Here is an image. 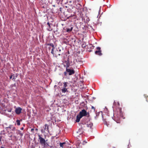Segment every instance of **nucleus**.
<instances>
[{"instance_id": "obj_1", "label": "nucleus", "mask_w": 148, "mask_h": 148, "mask_svg": "<svg viewBox=\"0 0 148 148\" xmlns=\"http://www.w3.org/2000/svg\"><path fill=\"white\" fill-rule=\"evenodd\" d=\"M38 136L40 143L42 146H43L44 147H47L49 146L45 140L41 136V135L39 134Z\"/></svg>"}, {"instance_id": "obj_2", "label": "nucleus", "mask_w": 148, "mask_h": 148, "mask_svg": "<svg viewBox=\"0 0 148 148\" xmlns=\"http://www.w3.org/2000/svg\"><path fill=\"white\" fill-rule=\"evenodd\" d=\"M68 83L67 82H64L63 83V86L62 87V89H61V91L62 93H65V92H68L67 89L68 88H67Z\"/></svg>"}, {"instance_id": "obj_3", "label": "nucleus", "mask_w": 148, "mask_h": 148, "mask_svg": "<svg viewBox=\"0 0 148 148\" xmlns=\"http://www.w3.org/2000/svg\"><path fill=\"white\" fill-rule=\"evenodd\" d=\"M51 53L53 55V56L56 57H58V56H60V52H59V51L57 49L54 51L53 49H52L51 51Z\"/></svg>"}, {"instance_id": "obj_4", "label": "nucleus", "mask_w": 148, "mask_h": 148, "mask_svg": "<svg viewBox=\"0 0 148 148\" xmlns=\"http://www.w3.org/2000/svg\"><path fill=\"white\" fill-rule=\"evenodd\" d=\"M79 114L82 117L83 116H86L87 113L85 110L83 109L79 112Z\"/></svg>"}, {"instance_id": "obj_5", "label": "nucleus", "mask_w": 148, "mask_h": 148, "mask_svg": "<svg viewBox=\"0 0 148 148\" xmlns=\"http://www.w3.org/2000/svg\"><path fill=\"white\" fill-rule=\"evenodd\" d=\"M43 127L44 129H42L41 130V132L42 133H45V131H47L49 132L48 125L46 124Z\"/></svg>"}, {"instance_id": "obj_6", "label": "nucleus", "mask_w": 148, "mask_h": 148, "mask_svg": "<svg viewBox=\"0 0 148 148\" xmlns=\"http://www.w3.org/2000/svg\"><path fill=\"white\" fill-rule=\"evenodd\" d=\"M22 108L20 107L16 108L15 110V112L16 114H19L21 112Z\"/></svg>"}, {"instance_id": "obj_7", "label": "nucleus", "mask_w": 148, "mask_h": 148, "mask_svg": "<svg viewBox=\"0 0 148 148\" xmlns=\"http://www.w3.org/2000/svg\"><path fill=\"white\" fill-rule=\"evenodd\" d=\"M96 49L98 50V51H96L95 52V54L101 56L102 55V53H101V51L100 50V48L99 47H97L96 48Z\"/></svg>"}, {"instance_id": "obj_8", "label": "nucleus", "mask_w": 148, "mask_h": 148, "mask_svg": "<svg viewBox=\"0 0 148 148\" xmlns=\"http://www.w3.org/2000/svg\"><path fill=\"white\" fill-rule=\"evenodd\" d=\"M66 71L69 73V74L70 75L73 74L75 73L74 70L72 69H66Z\"/></svg>"}, {"instance_id": "obj_9", "label": "nucleus", "mask_w": 148, "mask_h": 148, "mask_svg": "<svg viewBox=\"0 0 148 148\" xmlns=\"http://www.w3.org/2000/svg\"><path fill=\"white\" fill-rule=\"evenodd\" d=\"M82 118L79 114L77 115L76 116V119L75 120L76 122H79Z\"/></svg>"}, {"instance_id": "obj_10", "label": "nucleus", "mask_w": 148, "mask_h": 148, "mask_svg": "<svg viewBox=\"0 0 148 148\" xmlns=\"http://www.w3.org/2000/svg\"><path fill=\"white\" fill-rule=\"evenodd\" d=\"M103 121L104 124L106 125L107 126H108L109 124L108 123H107L106 119H103Z\"/></svg>"}, {"instance_id": "obj_11", "label": "nucleus", "mask_w": 148, "mask_h": 148, "mask_svg": "<svg viewBox=\"0 0 148 148\" xmlns=\"http://www.w3.org/2000/svg\"><path fill=\"white\" fill-rule=\"evenodd\" d=\"M66 31L67 32H70L73 29V27H71L70 28H66Z\"/></svg>"}, {"instance_id": "obj_12", "label": "nucleus", "mask_w": 148, "mask_h": 148, "mask_svg": "<svg viewBox=\"0 0 148 148\" xmlns=\"http://www.w3.org/2000/svg\"><path fill=\"white\" fill-rule=\"evenodd\" d=\"M87 127H90V128H92V127L93 124L91 123H90L87 124Z\"/></svg>"}, {"instance_id": "obj_13", "label": "nucleus", "mask_w": 148, "mask_h": 148, "mask_svg": "<svg viewBox=\"0 0 148 148\" xmlns=\"http://www.w3.org/2000/svg\"><path fill=\"white\" fill-rule=\"evenodd\" d=\"M82 132L83 131L82 128L79 129L77 132V133H79V134H81Z\"/></svg>"}, {"instance_id": "obj_14", "label": "nucleus", "mask_w": 148, "mask_h": 148, "mask_svg": "<svg viewBox=\"0 0 148 148\" xmlns=\"http://www.w3.org/2000/svg\"><path fill=\"white\" fill-rule=\"evenodd\" d=\"M13 126L11 125H10L8 127H6L7 130H8V132H9Z\"/></svg>"}, {"instance_id": "obj_15", "label": "nucleus", "mask_w": 148, "mask_h": 148, "mask_svg": "<svg viewBox=\"0 0 148 148\" xmlns=\"http://www.w3.org/2000/svg\"><path fill=\"white\" fill-rule=\"evenodd\" d=\"M47 24L49 26V28H47V30L49 31H51L52 30V29H51L50 27V24L49 22L47 23Z\"/></svg>"}, {"instance_id": "obj_16", "label": "nucleus", "mask_w": 148, "mask_h": 148, "mask_svg": "<svg viewBox=\"0 0 148 148\" xmlns=\"http://www.w3.org/2000/svg\"><path fill=\"white\" fill-rule=\"evenodd\" d=\"M48 45L52 47H53L52 49H53V50H54L55 48L54 47V45L53 44L50 43V44H48Z\"/></svg>"}, {"instance_id": "obj_17", "label": "nucleus", "mask_w": 148, "mask_h": 148, "mask_svg": "<svg viewBox=\"0 0 148 148\" xmlns=\"http://www.w3.org/2000/svg\"><path fill=\"white\" fill-rule=\"evenodd\" d=\"M16 122L17 124V125L18 126H19L20 125V120H17L16 121Z\"/></svg>"}, {"instance_id": "obj_18", "label": "nucleus", "mask_w": 148, "mask_h": 148, "mask_svg": "<svg viewBox=\"0 0 148 148\" xmlns=\"http://www.w3.org/2000/svg\"><path fill=\"white\" fill-rule=\"evenodd\" d=\"M11 130H12L13 131H15L16 130V128L14 126H12L11 129Z\"/></svg>"}, {"instance_id": "obj_19", "label": "nucleus", "mask_w": 148, "mask_h": 148, "mask_svg": "<svg viewBox=\"0 0 148 148\" xmlns=\"http://www.w3.org/2000/svg\"><path fill=\"white\" fill-rule=\"evenodd\" d=\"M65 143H60V147L63 148V145Z\"/></svg>"}, {"instance_id": "obj_20", "label": "nucleus", "mask_w": 148, "mask_h": 148, "mask_svg": "<svg viewBox=\"0 0 148 148\" xmlns=\"http://www.w3.org/2000/svg\"><path fill=\"white\" fill-rule=\"evenodd\" d=\"M12 136V134H9L8 136H9V137H11Z\"/></svg>"}, {"instance_id": "obj_21", "label": "nucleus", "mask_w": 148, "mask_h": 148, "mask_svg": "<svg viewBox=\"0 0 148 148\" xmlns=\"http://www.w3.org/2000/svg\"><path fill=\"white\" fill-rule=\"evenodd\" d=\"M12 76L13 75H11L10 77V79H11L12 78Z\"/></svg>"}, {"instance_id": "obj_22", "label": "nucleus", "mask_w": 148, "mask_h": 148, "mask_svg": "<svg viewBox=\"0 0 148 148\" xmlns=\"http://www.w3.org/2000/svg\"><path fill=\"white\" fill-rule=\"evenodd\" d=\"M92 109H95V108H94V107L93 106H92Z\"/></svg>"}, {"instance_id": "obj_23", "label": "nucleus", "mask_w": 148, "mask_h": 148, "mask_svg": "<svg viewBox=\"0 0 148 148\" xmlns=\"http://www.w3.org/2000/svg\"><path fill=\"white\" fill-rule=\"evenodd\" d=\"M64 75H66V72H64Z\"/></svg>"}, {"instance_id": "obj_24", "label": "nucleus", "mask_w": 148, "mask_h": 148, "mask_svg": "<svg viewBox=\"0 0 148 148\" xmlns=\"http://www.w3.org/2000/svg\"><path fill=\"white\" fill-rule=\"evenodd\" d=\"M11 110H9L8 111V112H11Z\"/></svg>"}, {"instance_id": "obj_25", "label": "nucleus", "mask_w": 148, "mask_h": 148, "mask_svg": "<svg viewBox=\"0 0 148 148\" xmlns=\"http://www.w3.org/2000/svg\"><path fill=\"white\" fill-rule=\"evenodd\" d=\"M23 127H22L21 128V130H23Z\"/></svg>"}, {"instance_id": "obj_26", "label": "nucleus", "mask_w": 148, "mask_h": 148, "mask_svg": "<svg viewBox=\"0 0 148 148\" xmlns=\"http://www.w3.org/2000/svg\"><path fill=\"white\" fill-rule=\"evenodd\" d=\"M34 130V129H31V131H32L33 130Z\"/></svg>"}, {"instance_id": "obj_27", "label": "nucleus", "mask_w": 148, "mask_h": 148, "mask_svg": "<svg viewBox=\"0 0 148 148\" xmlns=\"http://www.w3.org/2000/svg\"><path fill=\"white\" fill-rule=\"evenodd\" d=\"M1 148H5L3 147H1Z\"/></svg>"}, {"instance_id": "obj_28", "label": "nucleus", "mask_w": 148, "mask_h": 148, "mask_svg": "<svg viewBox=\"0 0 148 148\" xmlns=\"http://www.w3.org/2000/svg\"><path fill=\"white\" fill-rule=\"evenodd\" d=\"M61 51V50L60 49L59 51H59Z\"/></svg>"}, {"instance_id": "obj_29", "label": "nucleus", "mask_w": 148, "mask_h": 148, "mask_svg": "<svg viewBox=\"0 0 148 148\" xmlns=\"http://www.w3.org/2000/svg\"><path fill=\"white\" fill-rule=\"evenodd\" d=\"M36 130H38V129H36Z\"/></svg>"}, {"instance_id": "obj_30", "label": "nucleus", "mask_w": 148, "mask_h": 148, "mask_svg": "<svg viewBox=\"0 0 148 148\" xmlns=\"http://www.w3.org/2000/svg\"><path fill=\"white\" fill-rule=\"evenodd\" d=\"M14 78H13V79H14Z\"/></svg>"}, {"instance_id": "obj_31", "label": "nucleus", "mask_w": 148, "mask_h": 148, "mask_svg": "<svg viewBox=\"0 0 148 148\" xmlns=\"http://www.w3.org/2000/svg\"><path fill=\"white\" fill-rule=\"evenodd\" d=\"M101 8V7H100V9Z\"/></svg>"}]
</instances>
